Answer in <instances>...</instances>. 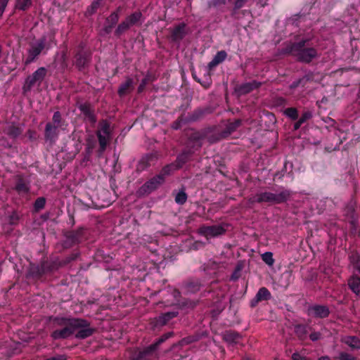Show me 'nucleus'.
Wrapping results in <instances>:
<instances>
[{
  "instance_id": "1",
  "label": "nucleus",
  "mask_w": 360,
  "mask_h": 360,
  "mask_svg": "<svg viewBox=\"0 0 360 360\" xmlns=\"http://www.w3.org/2000/svg\"><path fill=\"white\" fill-rule=\"evenodd\" d=\"M309 41V39H302L299 41L289 43L283 53L292 56L299 62L309 64L319 56L316 49L306 47Z\"/></svg>"
},
{
  "instance_id": "2",
  "label": "nucleus",
  "mask_w": 360,
  "mask_h": 360,
  "mask_svg": "<svg viewBox=\"0 0 360 360\" xmlns=\"http://www.w3.org/2000/svg\"><path fill=\"white\" fill-rule=\"evenodd\" d=\"M292 195L288 189L282 188L278 193L269 191L257 193L248 198L250 204L267 202L271 204H281L287 202Z\"/></svg>"
},
{
  "instance_id": "3",
  "label": "nucleus",
  "mask_w": 360,
  "mask_h": 360,
  "mask_svg": "<svg viewBox=\"0 0 360 360\" xmlns=\"http://www.w3.org/2000/svg\"><path fill=\"white\" fill-rule=\"evenodd\" d=\"M174 335L173 332H168L160 336L155 342L146 347L143 350L133 354L131 360H157L158 359V348L161 344Z\"/></svg>"
},
{
  "instance_id": "4",
  "label": "nucleus",
  "mask_w": 360,
  "mask_h": 360,
  "mask_svg": "<svg viewBox=\"0 0 360 360\" xmlns=\"http://www.w3.org/2000/svg\"><path fill=\"white\" fill-rule=\"evenodd\" d=\"M98 138L99 148L98 150V157H101L107 148V146L111 139L110 125L108 120H101L98 123V127L96 131Z\"/></svg>"
},
{
  "instance_id": "5",
  "label": "nucleus",
  "mask_w": 360,
  "mask_h": 360,
  "mask_svg": "<svg viewBox=\"0 0 360 360\" xmlns=\"http://www.w3.org/2000/svg\"><path fill=\"white\" fill-rule=\"evenodd\" d=\"M47 74V70L44 67L39 68L31 75H29L25 81L22 89L24 91H29L37 84L40 85Z\"/></svg>"
},
{
  "instance_id": "6",
  "label": "nucleus",
  "mask_w": 360,
  "mask_h": 360,
  "mask_svg": "<svg viewBox=\"0 0 360 360\" xmlns=\"http://www.w3.org/2000/svg\"><path fill=\"white\" fill-rule=\"evenodd\" d=\"M165 181L162 175H156L143 184L136 191L138 196L148 195L158 189Z\"/></svg>"
},
{
  "instance_id": "7",
  "label": "nucleus",
  "mask_w": 360,
  "mask_h": 360,
  "mask_svg": "<svg viewBox=\"0 0 360 360\" xmlns=\"http://www.w3.org/2000/svg\"><path fill=\"white\" fill-rule=\"evenodd\" d=\"M46 37L42 36L36 42L30 44V47L27 50V57L25 61V64L29 65L34 62L41 54L46 46Z\"/></svg>"
},
{
  "instance_id": "8",
  "label": "nucleus",
  "mask_w": 360,
  "mask_h": 360,
  "mask_svg": "<svg viewBox=\"0 0 360 360\" xmlns=\"http://www.w3.org/2000/svg\"><path fill=\"white\" fill-rule=\"evenodd\" d=\"M74 58V64L79 70H82L89 64L91 55V53L84 49L83 46L80 45Z\"/></svg>"
},
{
  "instance_id": "9",
  "label": "nucleus",
  "mask_w": 360,
  "mask_h": 360,
  "mask_svg": "<svg viewBox=\"0 0 360 360\" xmlns=\"http://www.w3.org/2000/svg\"><path fill=\"white\" fill-rule=\"evenodd\" d=\"M53 322L58 326H70L72 328H75L77 327L85 326L86 322L83 319H76V318H68V317H55L53 319Z\"/></svg>"
},
{
  "instance_id": "10",
  "label": "nucleus",
  "mask_w": 360,
  "mask_h": 360,
  "mask_svg": "<svg viewBox=\"0 0 360 360\" xmlns=\"http://www.w3.org/2000/svg\"><path fill=\"white\" fill-rule=\"evenodd\" d=\"M226 229L224 225L218 224L212 226H204L200 228V231L202 235L208 237H217L225 233Z\"/></svg>"
},
{
  "instance_id": "11",
  "label": "nucleus",
  "mask_w": 360,
  "mask_h": 360,
  "mask_svg": "<svg viewBox=\"0 0 360 360\" xmlns=\"http://www.w3.org/2000/svg\"><path fill=\"white\" fill-rule=\"evenodd\" d=\"M262 84L260 82L252 80L250 82H245L237 85L235 87L234 91L239 96L245 95L255 89H259Z\"/></svg>"
},
{
  "instance_id": "12",
  "label": "nucleus",
  "mask_w": 360,
  "mask_h": 360,
  "mask_svg": "<svg viewBox=\"0 0 360 360\" xmlns=\"http://www.w3.org/2000/svg\"><path fill=\"white\" fill-rule=\"evenodd\" d=\"M307 314L315 318L324 319L329 316L330 310L326 305L314 304L308 307Z\"/></svg>"
},
{
  "instance_id": "13",
  "label": "nucleus",
  "mask_w": 360,
  "mask_h": 360,
  "mask_svg": "<svg viewBox=\"0 0 360 360\" xmlns=\"http://www.w3.org/2000/svg\"><path fill=\"white\" fill-rule=\"evenodd\" d=\"M241 125L240 120H236L234 122H230L227 124L226 128L224 131H223L217 138H214L212 136L209 137V141L211 143H215L219 141L222 138H226L229 136L231 133L235 131Z\"/></svg>"
},
{
  "instance_id": "14",
  "label": "nucleus",
  "mask_w": 360,
  "mask_h": 360,
  "mask_svg": "<svg viewBox=\"0 0 360 360\" xmlns=\"http://www.w3.org/2000/svg\"><path fill=\"white\" fill-rule=\"evenodd\" d=\"M57 126L53 124L51 122H48L46 124L44 129V139L51 143H55L58 138L59 130Z\"/></svg>"
},
{
  "instance_id": "15",
  "label": "nucleus",
  "mask_w": 360,
  "mask_h": 360,
  "mask_svg": "<svg viewBox=\"0 0 360 360\" xmlns=\"http://www.w3.org/2000/svg\"><path fill=\"white\" fill-rule=\"evenodd\" d=\"M271 295L270 291L265 287L259 289L255 296L250 300V306L252 308L255 307L259 302L270 300Z\"/></svg>"
},
{
  "instance_id": "16",
  "label": "nucleus",
  "mask_w": 360,
  "mask_h": 360,
  "mask_svg": "<svg viewBox=\"0 0 360 360\" xmlns=\"http://www.w3.org/2000/svg\"><path fill=\"white\" fill-rule=\"evenodd\" d=\"M186 25L184 22L179 23L176 25L171 32L172 41L174 42H179L186 35Z\"/></svg>"
},
{
  "instance_id": "17",
  "label": "nucleus",
  "mask_w": 360,
  "mask_h": 360,
  "mask_svg": "<svg viewBox=\"0 0 360 360\" xmlns=\"http://www.w3.org/2000/svg\"><path fill=\"white\" fill-rule=\"evenodd\" d=\"M30 186L29 181H26L21 176H17L14 190L19 195H26L30 192Z\"/></svg>"
},
{
  "instance_id": "18",
  "label": "nucleus",
  "mask_w": 360,
  "mask_h": 360,
  "mask_svg": "<svg viewBox=\"0 0 360 360\" xmlns=\"http://www.w3.org/2000/svg\"><path fill=\"white\" fill-rule=\"evenodd\" d=\"M75 330V328H72L70 326H66L62 329L53 331L51 334V337L53 340L66 339L73 334Z\"/></svg>"
},
{
  "instance_id": "19",
  "label": "nucleus",
  "mask_w": 360,
  "mask_h": 360,
  "mask_svg": "<svg viewBox=\"0 0 360 360\" xmlns=\"http://www.w3.org/2000/svg\"><path fill=\"white\" fill-rule=\"evenodd\" d=\"M84 321L86 323L85 326L75 328V330L79 329L77 333L75 334V338L77 339H85L89 338L92 335L95 331L94 328L90 327V323L87 320L84 319Z\"/></svg>"
},
{
  "instance_id": "20",
  "label": "nucleus",
  "mask_w": 360,
  "mask_h": 360,
  "mask_svg": "<svg viewBox=\"0 0 360 360\" xmlns=\"http://www.w3.org/2000/svg\"><path fill=\"white\" fill-rule=\"evenodd\" d=\"M42 262L46 273L56 271L59 268L63 266L61 260L58 257H54L49 260L43 261Z\"/></svg>"
},
{
  "instance_id": "21",
  "label": "nucleus",
  "mask_w": 360,
  "mask_h": 360,
  "mask_svg": "<svg viewBox=\"0 0 360 360\" xmlns=\"http://www.w3.org/2000/svg\"><path fill=\"white\" fill-rule=\"evenodd\" d=\"M202 283L198 279H191L184 285L185 292L193 294L198 292L201 287Z\"/></svg>"
},
{
  "instance_id": "22",
  "label": "nucleus",
  "mask_w": 360,
  "mask_h": 360,
  "mask_svg": "<svg viewBox=\"0 0 360 360\" xmlns=\"http://www.w3.org/2000/svg\"><path fill=\"white\" fill-rule=\"evenodd\" d=\"M349 288L356 295H360V277L357 275L351 276L348 281Z\"/></svg>"
},
{
  "instance_id": "23",
  "label": "nucleus",
  "mask_w": 360,
  "mask_h": 360,
  "mask_svg": "<svg viewBox=\"0 0 360 360\" xmlns=\"http://www.w3.org/2000/svg\"><path fill=\"white\" fill-rule=\"evenodd\" d=\"M80 234L78 232H70L65 236V240L63 242V246L65 248H70L78 243Z\"/></svg>"
},
{
  "instance_id": "24",
  "label": "nucleus",
  "mask_w": 360,
  "mask_h": 360,
  "mask_svg": "<svg viewBox=\"0 0 360 360\" xmlns=\"http://www.w3.org/2000/svg\"><path fill=\"white\" fill-rule=\"evenodd\" d=\"M241 338V335L240 333L233 330H227L225 331L223 334V340L229 344H237L240 339Z\"/></svg>"
},
{
  "instance_id": "25",
  "label": "nucleus",
  "mask_w": 360,
  "mask_h": 360,
  "mask_svg": "<svg viewBox=\"0 0 360 360\" xmlns=\"http://www.w3.org/2000/svg\"><path fill=\"white\" fill-rule=\"evenodd\" d=\"M133 79L128 77L126 81L122 83L117 90V94L120 97L125 96L131 92L133 89Z\"/></svg>"
},
{
  "instance_id": "26",
  "label": "nucleus",
  "mask_w": 360,
  "mask_h": 360,
  "mask_svg": "<svg viewBox=\"0 0 360 360\" xmlns=\"http://www.w3.org/2000/svg\"><path fill=\"white\" fill-rule=\"evenodd\" d=\"M227 57V53L225 51H218L216 55L214 56L212 60L208 63V68L210 70L213 69L219 64L224 62Z\"/></svg>"
},
{
  "instance_id": "27",
  "label": "nucleus",
  "mask_w": 360,
  "mask_h": 360,
  "mask_svg": "<svg viewBox=\"0 0 360 360\" xmlns=\"http://www.w3.org/2000/svg\"><path fill=\"white\" fill-rule=\"evenodd\" d=\"M342 342L349 346L352 349H360V339L354 335L345 336Z\"/></svg>"
},
{
  "instance_id": "28",
  "label": "nucleus",
  "mask_w": 360,
  "mask_h": 360,
  "mask_svg": "<svg viewBox=\"0 0 360 360\" xmlns=\"http://www.w3.org/2000/svg\"><path fill=\"white\" fill-rule=\"evenodd\" d=\"M22 132V129L13 123L9 124L4 129V133L11 139L18 138Z\"/></svg>"
},
{
  "instance_id": "29",
  "label": "nucleus",
  "mask_w": 360,
  "mask_h": 360,
  "mask_svg": "<svg viewBox=\"0 0 360 360\" xmlns=\"http://www.w3.org/2000/svg\"><path fill=\"white\" fill-rule=\"evenodd\" d=\"M178 316L177 311H169L162 314L156 319V323L159 326L166 325L171 319Z\"/></svg>"
},
{
  "instance_id": "30",
  "label": "nucleus",
  "mask_w": 360,
  "mask_h": 360,
  "mask_svg": "<svg viewBox=\"0 0 360 360\" xmlns=\"http://www.w3.org/2000/svg\"><path fill=\"white\" fill-rule=\"evenodd\" d=\"M193 154V152L191 150H184L181 154H179L176 160V167L181 168L186 162H187L191 155Z\"/></svg>"
},
{
  "instance_id": "31",
  "label": "nucleus",
  "mask_w": 360,
  "mask_h": 360,
  "mask_svg": "<svg viewBox=\"0 0 360 360\" xmlns=\"http://www.w3.org/2000/svg\"><path fill=\"white\" fill-rule=\"evenodd\" d=\"M46 274L45 269L44 268L43 262L41 265H32L30 269V274L33 277H41L42 275Z\"/></svg>"
},
{
  "instance_id": "32",
  "label": "nucleus",
  "mask_w": 360,
  "mask_h": 360,
  "mask_svg": "<svg viewBox=\"0 0 360 360\" xmlns=\"http://www.w3.org/2000/svg\"><path fill=\"white\" fill-rule=\"evenodd\" d=\"M307 326L298 324L295 326V333L300 340H304L307 336Z\"/></svg>"
},
{
  "instance_id": "33",
  "label": "nucleus",
  "mask_w": 360,
  "mask_h": 360,
  "mask_svg": "<svg viewBox=\"0 0 360 360\" xmlns=\"http://www.w3.org/2000/svg\"><path fill=\"white\" fill-rule=\"evenodd\" d=\"M155 80V77L152 74L148 72L145 77L141 80L139 86H138L137 91L138 93H141L145 89L146 84L150 82H153Z\"/></svg>"
},
{
  "instance_id": "34",
  "label": "nucleus",
  "mask_w": 360,
  "mask_h": 360,
  "mask_svg": "<svg viewBox=\"0 0 360 360\" xmlns=\"http://www.w3.org/2000/svg\"><path fill=\"white\" fill-rule=\"evenodd\" d=\"M208 109H201L198 108L193 112V113L189 117V121L195 122L200 119H201L205 114L208 113Z\"/></svg>"
},
{
  "instance_id": "35",
  "label": "nucleus",
  "mask_w": 360,
  "mask_h": 360,
  "mask_svg": "<svg viewBox=\"0 0 360 360\" xmlns=\"http://www.w3.org/2000/svg\"><path fill=\"white\" fill-rule=\"evenodd\" d=\"M141 17L142 14L141 12H134L131 13L130 15L127 16L125 18V20L127 22L129 25L131 27L137 24L141 20Z\"/></svg>"
},
{
  "instance_id": "36",
  "label": "nucleus",
  "mask_w": 360,
  "mask_h": 360,
  "mask_svg": "<svg viewBox=\"0 0 360 360\" xmlns=\"http://www.w3.org/2000/svg\"><path fill=\"white\" fill-rule=\"evenodd\" d=\"M188 195L185 192V189L182 188L175 195V202L178 205H182L186 203Z\"/></svg>"
},
{
  "instance_id": "37",
  "label": "nucleus",
  "mask_w": 360,
  "mask_h": 360,
  "mask_svg": "<svg viewBox=\"0 0 360 360\" xmlns=\"http://www.w3.org/2000/svg\"><path fill=\"white\" fill-rule=\"evenodd\" d=\"M32 0H16L15 8L20 11H26L31 7Z\"/></svg>"
},
{
  "instance_id": "38",
  "label": "nucleus",
  "mask_w": 360,
  "mask_h": 360,
  "mask_svg": "<svg viewBox=\"0 0 360 360\" xmlns=\"http://www.w3.org/2000/svg\"><path fill=\"white\" fill-rule=\"evenodd\" d=\"M203 136L201 133L198 131L193 132L189 136V141H193L195 145L198 146V148L201 147V142L200 141L202 139Z\"/></svg>"
},
{
  "instance_id": "39",
  "label": "nucleus",
  "mask_w": 360,
  "mask_h": 360,
  "mask_svg": "<svg viewBox=\"0 0 360 360\" xmlns=\"http://www.w3.org/2000/svg\"><path fill=\"white\" fill-rule=\"evenodd\" d=\"M130 28V26L127 23V22L124 20L122 21L117 27L115 34L117 37H120L123 33H124L127 30Z\"/></svg>"
},
{
  "instance_id": "40",
  "label": "nucleus",
  "mask_w": 360,
  "mask_h": 360,
  "mask_svg": "<svg viewBox=\"0 0 360 360\" xmlns=\"http://www.w3.org/2000/svg\"><path fill=\"white\" fill-rule=\"evenodd\" d=\"M46 205V198L44 197H39L36 199L34 203V210L36 212H39L44 208Z\"/></svg>"
},
{
  "instance_id": "41",
  "label": "nucleus",
  "mask_w": 360,
  "mask_h": 360,
  "mask_svg": "<svg viewBox=\"0 0 360 360\" xmlns=\"http://www.w3.org/2000/svg\"><path fill=\"white\" fill-rule=\"evenodd\" d=\"M284 114L292 120H295L298 118V112L295 108H286L284 111Z\"/></svg>"
},
{
  "instance_id": "42",
  "label": "nucleus",
  "mask_w": 360,
  "mask_h": 360,
  "mask_svg": "<svg viewBox=\"0 0 360 360\" xmlns=\"http://www.w3.org/2000/svg\"><path fill=\"white\" fill-rule=\"evenodd\" d=\"M20 216L16 211H13L8 217V221L10 225L15 226L18 224Z\"/></svg>"
},
{
  "instance_id": "43",
  "label": "nucleus",
  "mask_w": 360,
  "mask_h": 360,
  "mask_svg": "<svg viewBox=\"0 0 360 360\" xmlns=\"http://www.w3.org/2000/svg\"><path fill=\"white\" fill-rule=\"evenodd\" d=\"M262 260L269 266H272L274 263V259L273 258V254L271 252H266L262 255Z\"/></svg>"
},
{
  "instance_id": "44",
  "label": "nucleus",
  "mask_w": 360,
  "mask_h": 360,
  "mask_svg": "<svg viewBox=\"0 0 360 360\" xmlns=\"http://www.w3.org/2000/svg\"><path fill=\"white\" fill-rule=\"evenodd\" d=\"M248 0H236L233 4V8L232 10L231 15L235 16L237 11L245 6Z\"/></svg>"
},
{
  "instance_id": "45",
  "label": "nucleus",
  "mask_w": 360,
  "mask_h": 360,
  "mask_svg": "<svg viewBox=\"0 0 360 360\" xmlns=\"http://www.w3.org/2000/svg\"><path fill=\"white\" fill-rule=\"evenodd\" d=\"M51 122L53 124H55L58 127H60L62 126L63 119L61 116V113L59 111H56L54 112L53 117H52Z\"/></svg>"
},
{
  "instance_id": "46",
  "label": "nucleus",
  "mask_w": 360,
  "mask_h": 360,
  "mask_svg": "<svg viewBox=\"0 0 360 360\" xmlns=\"http://www.w3.org/2000/svg\"><path fill=\"white\" fill-rule=\"evenodd\" d=\"M79 108L85 117L94 112V110H92L91 105L87 103L80 105Z\"/></svg>"
},
{
  "instance_id": "47",
  "label": "nucleus",
  "mask_w": 360,
  "mask_h": 360,
  "mask_svg": "<svg viewBox=\"0 0 360 360\" xmlns=\"http://www.w3.org/2000/svg\"><path fill=\"white\" fill-rule=\"evenodd\" d=\"M119 20V14L118 12H112L110 16L107 18L108 22L110 23V25L115 26Z\"/></svg>"
},
{
  "instance_id": "48",
  "label": "nucleus",
  "mask_w": 360,
  "mask_h": 360,
  "mask_svg": "<svg viewBox=\"0 0 360 360\" xmlns=\"http://www.w3.org/2000/svg\"><path fill=\"white\" fill-rule=\"evenodd\" d=\"M351 263L354 266V268L360 274V255H355L352 256Z\"/></svg>"
},
{
  "instance_id": "49",
  "label": "nucleus",
  "mask_w": 360,
  "mask_h": 360,
  "mask_svg": "<svg viewBox=\"0 0 360 360\" xmlns=\"http://www.w3.org/2000/svg\"><path fill=\"white\" fill-rule=\"evenodd\" d=\"M95 146V142L92 138H88L86 139V152L90 155L92 153L93 149Z\"/></svg>"
},
{
  "instance_id": "50",
  "label": "nucleus",
  "mask_w": 360,
  "mask_h": 360,
  "mask_svg": "<svg viewBox=\"0 0 360 360\" xmlns=\"http://www.w3.org/2000/svg\"><path fill=\"white\" fill-rule=\"evenodd\" d=\"M338 359V360H357L356 357L345 352H340Z\"/></svg>"
},
{
  "instance_id": "51",
  "label": "nucleus",
  "mask_w": 360,
  "mask_h": 360,
  "mask_svg": "<svg viewBox=\"0 0 360 360\" xmlns=\"http://www.w3.org/2000/svg\"><path fill=\"white\" fill-rule=\"evenodd\" d=\"M101 1V0H96L91 3V6L88 8V11L89 13L92 14L97 11L100 6Z\"/></svg>"
},
{
  "instance_id": "52",
  "label": "nucleus",
  "mask_w": 360,
  "mask_h": 360,
  "mask_svg": "<svg viewBox=\"0 0 360 360\" xmlns=\"http://www.w3.org/2000/svg\"><path fill=\"white\" fill-rule=\"evenodd\" d=\"M78 257L77 253H73L71 255L67 257L65 259L61 260L62 265L64 266L70 263L72 261L75 260Z\"/></svg>"
},
{
  "instance_id": "53",
  "label": "nucleus",
  "mask_w": 360,
  "mask_h": 360,
  "mask_svg": "<svg viewBox=\"0 0 360 360\" xmlns=\"http://www.w3.org/2000/svg\"><path fill=\"white\" fill-rule=\"evenodd\" d=\"M312 117V113L310 111H306L302 114V116L299 119L300 120V122H302L303 124L307 122L308 120L311 119Z\"/></svg>"
},
{
  "instance_id": "54",
  "label": "nucleus",
  "mask_w": 360,
  "mask_h": 360,
  "mask_svg": "<svg viewBox=\"0 0 360 360\" xmlns=\"http://www.w3.org/2000/svg\"><path fill=\"white\" fill-rule=\"evenodd\" d=\"M173 167V165H166L164 167L161 171V173L159 175H162L165 178V176L169 175L172 171V168Z\"/></svg>"
},
{
  "instance_id": "55",
  "label": "nucleus",
  "mask_w": 360,
  "mask_h": 360,
  "mask_svg": "<svg viewBox=\"0 0 360 360\" xmlns=\"http://www.w3.org/2000/svg\"><path fill=\"white\" fill-rule=\"evenodd\" d=\"M9 0H0V16L3 15Z\"/></svg>"
},
{
  "instance_id": "56",
  "label": "nucleus",
  "mask_w": 360,
  "mask_h": 360,
  "mask_svg": "<svg viewBox=\"0 0 360 360\" xmlns=\"http://www.w3.org/2000/svg\"><path fill=\"white\" fill-rule=\"evenodd\" d=\"M27 135L30 140L33 141L36 139L37 137V133L34 130L32 129H28L27 131Z\"/></svg>"
},
{
  "instance_id": "57",
  "label": "nucleus",
  "mask_w": 360,
  "mask_h": 360,
  "mask_svg": "<svg viewBox=\"0 0 360 360\" xmlns=\"http://www.w3.org/2000/svg\"><path fill=\"white\" fill-rule=\"evenodd\" d=\"M292 360H308L307 357L301 355L298 352H295L292 355Z\"/></svg>"
},
{
  "instance_id": "58",
  "label": "nucleus",
  "mask_w": 360,
  "mask_h": 360,
  "mask_svg": "<svg viewBox=\"0 0 360 360\" xmlns=\"http://www.w3.org/2000/svg\"><path fill=\"white\" fill-rule=\"evenodd\" d=\"M321 333L319 332H314L309 335V338L313 342L318 340L321 338Z\"/></svg>"
},
{
  "instance_id": "59",
  "label": "nucleus",
  "mask_w": 360,
  "mask_h": 360,
  "mask_svg": "<svg viewBox=\"0 0 360 360\" xmlns=\"http://www.w3.org/2000/svg\"><path fill=\"white\" fill-rule=\"evenodd\" d=\"M350 224L352 226V232L354 233L356 231L358 221L356 218L352 217V219L350 221Z\"/></svg>"
},
{
  "instance_id": "60",
  "label": "nucleus",
  "mask_w": 360,
  "mask_h": 360,
  "mask_svg": "<svg viewBox=\"0 0 360 360\" xmlns=\"http://www.w3.org/2000/svg\"><path fill=\"white\" fill-rule=\"evenodd\" d=\"M85 117L92 124H95L97 120H96V115L94 114V112L93 113H91V115H89L88 116Z\"/></svg>"
},
{
  "instance_id": "61",
  "label": "nucleus",
  "mask_w": 360,
  "mask_h": 360,
  "mask_svg": "<svg viewBox=\"0 0 360 360\" xmlns=\"http://www.w3.org/2000/svg\"><path fill=\"white\" fill-rule=\"evenodd\" d=\"M302 82H303V79L300 78V79L292 82V83L290 84V89H295V88L298 87L300 86V84H301Z\"/></svg>"
},
{
  "instance_id": "62",
  "label": "nucleus",
  "mask_w": 360,
  "mask_h": 360,
  "mask_svg": "<svg viewBox=\"0 0 360 360\" xmlns=\"http://www.w3.org/2000/svg\"><path fill=\"white\" fill-rule=\"evenodd\" d=\"M44 360H66V356L63 354H58L55 356L47 358Z\"/></svg>"
},
{
  "instance_id": "63",
  "label": "nucleus",
  "mask_w": 360,
  "mask_h": 360,
  "mask_svg": "<svg viewBox=\"0 0 360 360\" xmlns=\"http://www.w3.org/2000/svg\"><path fill=\"white\" fill-rule=\"evenodd\" d=\"M182 119L181 117H179L173 124H172V128L174 129H178L180 128L182 122Z\"/></svg>"
},
{
  "instance_id": "64",
  "label": "nucleus",
  "mask_w": 360,
  "mask_h": 360,
  "mask_svg": "<svg viewBox=\"0 0 360 360\" xmlns=\"http://www.w3.org/2000/svg\"><path fill=\"white\" fill-rule=\"evenodd\" d=\"M313 77H314V74L312 72H309L307 74H306L303 77H302L301 79H303V82L304 81H306V82H308V81H311L313 79Z\"/></svg>"
}]
</instances>
